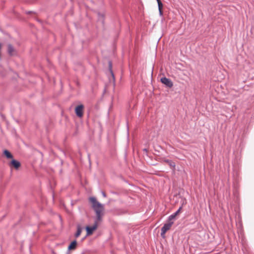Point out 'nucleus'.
I'll list each match as a JSON object with an SVG mask.
<instances>
[{
    "mask_svg": "<svg viewBox=\"0 0 254 254\" xmlns=\"http://www.w3.org/2000/svg\"><path fill=\"white\" fill-rule=\"evenodd\" d=\"M90 202L92 204V207L94 210L96 215V218L95 220L100 221L102 220V217L103 216L104 213V206L103 205L98 202L96 198L94 197H91L89 198Z\"/></svg>",
    "mask_w": 254,
    "mask_h": 254,
    "instance_id": "f257e3e1",
    "label": "nucleus"
},
{
    "mask_svg": "<svg viewBox=\"0 0 254 254\" xmlns=\"http://www.w3.org/2000/svg\"><path fill=\"white\" fill-rule=\"evenodd\" d=\"M99 222V221H98L95 220L94 224L92 226H91V227L87 226L86 227L87 235H91L93 233V231H95L97 229Z\"/></svg>",
    "mask_w": 254,
    "mask_h": 254,
    "instance_id": "7ed1b4c3",
    "label": "nucleus"
},
{
    "mask_svg": "<svg viewBox=\"0 0 254 254\" xmlns=\"http://www.w3.org/2000/svg\"><path fill=\"white\" fill-rule=\"evenodd\" d=\"M102 195L103 196V197H106V195L104 191L102 192Z\"/></svg>",
    "mask_w": 254,
    "mask_h": 254,
    "instance_id": "4468645a",
    "label": "nucleus"
},
{
    "mask_svg": "<svg viewBox=\"0 0 254 254\" xmlns=\"http://www.w3.org/2000/svg\"><path fill=\"white\" fill-rule=\"evenodd\" d=\"M109 64H110V66L111 65V62H109Z\"/></svg>",
    "mask_w": 254,
    "mask_h": 254,
    "instance_id": "2eb2a0df",
    "label": "nucleus"
},
{
    "mask_svg": "<svg viewBox=\"0 0 254 254\" xmlns=\"http://www.w3.org/2000/svg\"><path fill=\"white\" fill-rule=\"evenodd\" d=\"M7 52L9 55H13L15 53V50L11 44L7 45Z\"/></svg>",
    "mask_w": 254,
    "mask_h": 254,
    "instance_id": "6e6552de",
    "label": "nucleus"
},
{
    "mask_svg": "<svg viewBox=\"0 0 254 254\" xmlns=\"http://www.w3.org/2000/svg\"><path fill=\"white\" fill-rule=\"evenodd\" d=\"M164 161L167 163L171 167L174 168L175 167V164L174 162L170 160H165Z\"/></svg>",
    "mask_w": 254,
    "mask_h": 254,
    "instance_id": "f8f14e48",
    "label": "nucleus"
},
{
    "mask_svg": "<svg viewBox=\"0 0 254 254\" xmlns=\"http://www.w3.org/2000/svg\"><path fill=\"white\" fill-rule=\"evenodd\" d=\"M182 209V206H180L176 212L172 214L169 217V220L171 221V220L175 219V217L180 213Z\"/></svg>",
    "mask_w": 254,
    "mask_h": 254,
    "instance_id": "0eeeda50",
    "label": "nucleus"
},
{
    "mask_svg": "<svg viewBox=\"0 0 254 254\" xmlns=\"http://www.w3.org/2000/svg\"><path fill=\"white\" fill-rule=\"evenodd\" d=\"M8 165L10 168H14L15 169H18L20 166V163L18 161L13 159L8 163Z\"/></svg>",
    "mask_w": 254,
    "mask_h": 254,
    "instance_id": "423d86ee",
    "label": "nucleus"
},
{
    "mask_svg": "<svg viewBox=\"0 0 254 254\" xmlns=\"http://www.w3.org/2000/svg\"><path fill=\"white\" fill-rule=\"evenodd\" d=\"M111 74H112V75H113V76H114V75H113V72H112V71H111Z\"/></svg>",
    "mask_w": 254,
    "mask_h": 254,
    "instance_id": "dca6fc26",
    "label": "nucleus"
},
{
    "mask_svg": "<svg viewBox=\"0 0 254 254\" xmlns=\"http://www.w3.org/2000/svg\"><path fill=\"white\" fill-rule=\"evenodd\" d=\"M77 242L75 240L72 241L68 246V250H74L76 247Z\"/></svg>",
    "mask_w": 254,
    "mask_h": 254,
    "instance_id": "9b49d317",
    "label": "nucleus"
},
{
    "mask_svg": "<svg viewBox=\"0 0 254 254\" xmlns=\"http://www.w3.org/2000/svg\"><path fill=\"white\" fill-rule=\"evenodd\" d=\"M156 0L158 3L159 14L160 15H162L163 14V12H162L163 4L160 0Z\"/></svg>",
    "mask_w": 254,
    "mask_h": 254,
    "instance_id": "1a4fd4ad",
    "label": "nucleus"
},
{
    "mask_svg": "<svg viewBox=\"0 0 254 254\" xmlns=\"http://www.w3.org/2000/svg\"><path fill=\"white\" fill-rule=\"evenodd\" d=\"M82 228L81 227V226L79 225H77V231L75 234V238H77L80 235L81 233L82 232Z\"/></svg>",
    "mask_w": 254,
    "mask_h": 254,
    "instance_id": "9d476101",
    "label": "nucleus"
},
{
    "mask_svg": "<svg viewBox=\"0 0 254 254\" xmlns=\"http://www.w3.org/2000/svg\"><path fill=\"white\" fill-rule=\"evenodd\" d=\"M173 224V222H169L168 223L165 224L161 228V236L163 238H165V233L168 231L171 227Z\"/></svg>",
    "mask_w": 254,
    "mask_h": 254,
    "instance_id": "f03ea898",
    "label": "nucleus"
},
{
    "mask_svg": "<svg viewBox=\"0 0 254 254\" xmlns=\"http://www.w3.org/2000/svg\"><path fill=\"white\" fill-rule=\"evenodd\" d=\"M84 106L83 105H80L76 106L75 109V112L76 116L79 118H81L83 116Z\"/></svg>",
    "mask_w": 254,
    "mask_h": 254,
    "instance_id": "20e7f679",
    "label": "nucleus"
},
{
    "mask_svg": "<svg viewBox=\"0 0 254 254\" xmlns=\"http://www.w3.org/2000/svg\"><path fill=\"white\" fill-rule=\"evenodd\" d=\"M161 81L163 84H165L168 87L171 88L173 86V83L171 80L166 77L161 78Z\"/></svg>",
    "mask_w": 254,
    "mask_h": 254,
    "instance_id": "39448f33",
    "label": "nucleus"
},
{
    "mask_svg": "<svg viewBox=\"0 0 254 254\" xmlns=\"http://www.w3.org/2000/svg\"><path fill=\"white\" fill-rule=\"evenodd\" d=\"M3 153L7 158L11 159L13 158L12 155L7 150H5Z\"/></svg>",
    "mask_w": 254,
    "mask_h": 254,
    "instance_id": "ddd939ff",
    "label": "nucleus"
}]
</instances>
